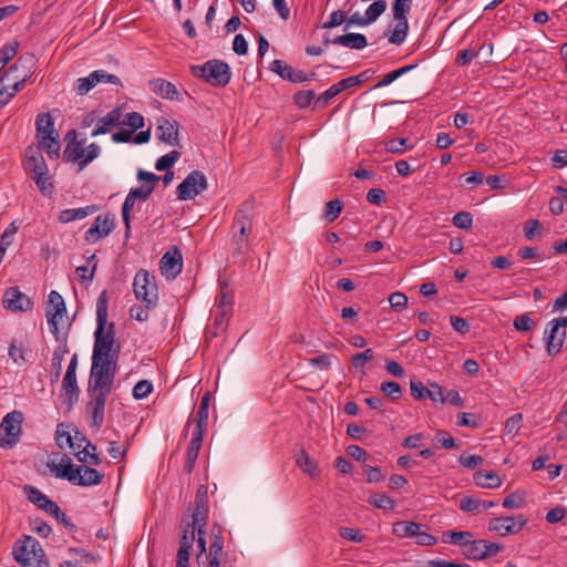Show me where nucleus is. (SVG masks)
<instances>
[{
	"mask_svg": "<svg viewBox=\"0 0 567 567\" xmlns=\"http://www.w3.org/2000/svg\"><path fill=\"white\" fill-rule=\"evenodd\" d=\"M208 518V491L205 485H199L195 496V509L192 514V522L183 528L179 540V548L176 555V567H189L190 549L194 543L197 545L196 560L198 567H220V559L224 553V537L221 527H212V543L207 551L206 530Z\"/></svg>",
	"mask_w": 567,
	"mask_h": 567,
	"instance_id": "1",
	"label": "nucleus"
},
{
	"mask_svg": "<svg viewBox=\"0 0 567 567\" xmlns=\"http://www.w3.org/2000/svg\"><path fill=\"white\" fill-rule=\"evenodd\" d=\"M107 292H100L96 300V330L92 354L91 374L114 377L121 347L115 343L114 323L107 324Z\"/></svg>",
	"mask_w": 567,
	"mask_h": 567,
	"instance_id": "2",
	"label": "nucleus"
},
{
	"mask_svg": "<svg viewBox=\"0 0 567 567\" xmlns=\"http://www.w3.org/2000/svg\"><path fill=\"white\" fill-rule=\"evenodd\" d=\"M114 377L90 374L87 393L91 400L86 404V413L92 417V426L100 429L104 422L105 404L112 391Z\"/></svg>",
	"mask_w": 567,
	"mask_h": 567,
	"instance_id": "3",
	"label": "nucleus"
},
{
	"mask_svg": "<svg viewBox=\"0 0 567 567\" xmlns=\"http://www.w3.org/2000/svg\"><path fill=\"white\" fill-rule=\"evenodd\" d=\"M50 471L60 478L68 480L73 485L93 486L97 485L104 478V473L86 465L75 466L66 455L61 460V464L48 463Z\"/></svg>",
	"mask_w": 567,
	"mask_h": 567,
	"instance_id": "4",
	"label": "nucleus"
},
{
	"mask_svg": "<svg viewBox=\"0 0 567 567\" xmlns=\"http://www.w3.org/2000/svg\"><path fill=\"white\" fill-rule=\"evenodd\" d=\"M65 142L63 157L66 162L78 164L79 171L85 168L101 153V147L96 143L85 145V138L78 140V134L74 130L65 134Z\"/></svg>",
	"mask_w": 567,
	"mask_h": 567,
	"instance_id": "5",
	"label": "nucleus"
},
{
	"mask_svg": "<svg viewBox=\"0 0 567 567\" xmlns=\"http://www.w3.org/2000/svg\"><path fill=\"white\" fill-rule=\"evenodd\" d=\"M23 168L44 196L51 195L53 185L50 182L48 165L39 147L29 146L25 150Z\"/></svg>",
	"mask_w": 567,
	"mask_h": 567,
	"instance_id": "6",
	"label": "nucleus"
},
{
	"mask_svg": "<svg viewBox=\"0 0 567 567\" xmlns=\"http://www.w3.org/2000/svg\"><path fill=\"white\" fill-rule=\"evenodd\" d=\"M12 555L22 567H49L42 546L32 536H24L23 539L17 540Z\"/></svg>",
	"mask_w": 567,
	"mask_h": 567,
	"instance_id": "7",
	"label": "nucleus"
},
{
	"mask_svg": "<svg viewBox=\"0 0 567 567\" xmlns=\"http://www.w3.org/2000/svg\"><path fill=\"white\" fill-rule=\"evenodd\" d=\"M192 73L194 76L218 87L226 86L231 76L229 65L220 60H210L203 65L192 66Z\"/></svg>",
	"mask_w": 567,
	"mask_h": 567,
	"instance_id": "8",
	"label": "nucleus"
},
{
	"mask_svg": "<svg viewBox=\"0 0 567 567\" xmlns=\"http://www.w3.org/2000/svg\"><path fill=\"white\" fill-rule=\"evenodd\" d=\"M135 298L142 301L147 308H155L158 301L157 285L154 276L147 270L141 269L136 272L133 282Z\"/></svg>",
	"mask_w": 567,
	"mask_h": 567,
	"instance_id": "9",
	"label": "nucleus"
},
{
	"mask_svg": "<svg viewBox=\"0 0 567 567\" xmlns=\"http://www.w3.org/2000/svg\"><path fill=\"white\" fill-rule=\"evenodd\" d=\"M24 415L14 410L7 413L0 423V447L12 449L20 440Z\"/></svg>",
	"mask_w": 567,
	"mask_h": 567,
	"instance_id": "10",
	"label": "nucleus"
},
{
	"mask_svg": "<svg viewBox=\"0 0 567 567\" xmlns=\"http://www.w3.org/2000/svg\"><path fill=\"white\" fill-rule=\"evenodd\" d=\"M412 0H394L392 3L393 19L396 24L389 35L388 40L391 44L401 45L409 32L408 13L411 9Z\"/></svg>",
	"mask_w": 567,
	"mask_h": 567,
	"instance_id": "11",
	"label": "nucleus"
},
{
	"mask_svg": "<svg viewBox=\"0 0 567 567\" xmlns=\"http://www.w3.org/2000/svg\"><path fill=\"white\" fill-rule=\"evenodd\" d=\"M208 187V182L202 171L190 172L177 186L176 194L179 200H189L202 194Z\"/></svg>",
	"mask_w": 567,
	"mask_h": 567,
	"instance_id": "12",
	"label": "nucleus"
},
{
	"mask_svg": "<svg viewBox=\"0 0 567 567\" xmlns=\"http://www.w3.org/2000/svg\"><path fill=\"white\" fill-rule=\"evenodd\" d=\"M66 313V307L62 296L52 290L48 296V305L45 309V317L50 331L56 339H59V323L62 321Z\"/></svg>",
	"mask_w": 567,
	"mask_h": 567,
	"instance_id": "13",
	"label": "nucleus"
},
{
	"mask_svg": "<svg viewBox=\"0 0 567 567\" xmlns=\"http://www.w3.org/2000/svg\"><path fill=\"white\" fill-rule=\"evenodd\" d=\"M526 523L523 515L495 517L488 522V530L504 537L519 533Z\"/></svg>",
	"mask_w": 567,
	"mask_h": 567,
	"instance_id": "14",
	"label": "nucleus"
},
{
	"mask_svg": "<svg viewBox=\"0 0 567 567\" xmlns=\"http://www.w3.org/2000/svg\"><path fill=\"white\" fill-rule=\"evenodd\" d=\"M252 204L248 200L244 202L235 214L230 231L250 237L252 231Z\"/></svg>",
	"mask_w": 567,
	"mask_h": 567,
	"instance_id": "15",
	"label": "nucleus"
},
{
	"mask_svg": "<svg viewBox=\"0 0 567 567\" xmlns=\"http://www.w3.org/2000/svg\"><path fill=\"white\" fill-rule=\"evenodd\" d=\"M2 305L6 309L17 312H27L33 308V301L18 287H9L6 289L2 298Z\"/></svg>",
	"mask_w": 567,
	"mask_h": 567,
	"instance_id": "16",
	"label": "nucleus"
},
{
	"mask_svg": "<svg viewBox=\"0 0 567 567\" xmlns=\"http://www.w3.org/2000/svg\"><path fill=\"white\" fill-rule=\"evenodd\" d=\"M159 264L162 275L167 279H175L183 269L181 250L176 246L172 247L164 254Z\"/></svg>",
	"mask_w": 567,
	"mask_h": 567,
	"instance_id": "17",
	"label": "nucleus"
},
{
	"mask_svg": "<svg viewBox=\"0 0 567 567\" xmlns=\"http://www.w3.org/2000/svg\"><path fill=\"white\" fill-rule=\"evenodd\" d=\"M115 228L114 218L107 215H99L91 227L85 231L84 238L87 243L94 244L110 235Z\"/></svg>",
	"mask_w": 567,
	"mask_h": 567,
	"instance_id": "18",
	"label": "nucleus"
},
{
	"mask_svg": "<svg viewBox=\"0 0 567 567\" xmlns=\"http://www.w3.org/2000/svg\"><path fill=\"white\" fill-rule=\"evenodd\" d=\"M566 339V329L560 328V323L548 322L545 330L546 350L551 357L558 354Z\"/></svg>",
	"mask_w": 567,
	"mask_h": 567,
	"instance_id": "19",
	"label": "nucleus"
},
{
	"mask_svg": "<svg viewBox=\"0 0 567 567\" xmlns=\"http://www.w3.org/2000/svg\"><path fill=\"white\" fill-rule=\"evenodd\" d=\"M24 493L27 498L33 503L38 508L44 511L47 514L51 515L56 514L59 511V506L55 502L51 501L45 494H43L39 488L32 485L24 486Z\"/></svg>",
	"mask_w": 567,
	"mask_h": 567,
	"instance_id": "20",
	"label": "nucleus"
},
{
	"mask_svg": "<svg viewBox=\"0 0 567 567\" xmlns=\"http://www.w3.org/2000/svg\"><path fill=\"white\" fill-rule=\"evenodd\" d=\"M158 138L168 145H178V122L166 117L157 120Z\"/></svg>",
	"mask_w": 567,
	"mask_h": 567,
	"instance_id": "21",
	"label": "nucleus"
},
{
	"mask_svg": "<svg viewBox=\"0 0 567 567\" xmlns=\"http://www.w3.org/2000/svg\"><path fill=\"white\" fill-rule=\"evenodd\" d=\"M204 433L205 432L203 431L193 430L192 439L186 451V461L184 464V472L186 474H190L194 471L195 463L202 447Z\"/></svg>",
	"mask_w": 567,
	"mask_h": 567,
	"instance_id": "22",
	"label": "nucleus"
},
{
	"mask_svg": "<svg viewBox=\"0 0 567 567\" xmlns=\"http://www.w3.org/2000/svg\"><path fill=\"white\" fill-rule=\"evenodd\" d=\"M122 110L118 107L110 111L105 116L101 117L96 122V127L92 131L91 136L95 137L111 132L113 127L117 126L122 122Z\"/></svg>",
	"mask_w": 567,
	"mask_h": 567,
	"instance_id": "23",
	"label": "nucleus"
},
{
	"mask_svg": "<svg viewBox=\"0 0 567 567\" xmlns=\"http://www.w3.org/2000/svg\"><path fill=\"white\" fill-rule=\"evenodd\" d=\"M150 90L166 100H179V93L176 86L164 79H153L148 81Z\"/></svg>",
	"mask_w": 567,
	"mask_h": 567,
	"instance_id": "24",
	"label": "nucleus"
},
{
	"mask_svg": "<svg viewBox=\"0 0 567 567\" xmlns=\"http://www.w3.org/2000/svg\"><path fill=\"white\" fill-rule=\"evenodd\" d=\"M80 389L76 382V375L64 374L61 386V396L68 399L69 409L79 400Z\"/></svg>",
	"mask_w": 567,
	"mask_h": 567,
	"instance_id": "25",
	"label": "nucleus"
},
{
	"mask_svg": "<svg viewBox=\"0 0 567 567\" xmlns=\"http://www.w3.org/2000/svg\"><path fill=\"white\" fill-rule=\"evenodd\" d=\"M332 44L342 45L346 48L361 50L368 45V41L364 34L361 33H347L338 35L331 40Z\"/></svg>",
	"mask_w": 567,
	"mask_h": 567,
	"instance_id": "26",
	"label": "nucleus"
},
{
	"mask_svg": "<svg viewBox=\"0 0 567 567\" xmlns=\"http://www.w3.org/2000/svg\"><path fill=\"white\" fill-rule=\"evenodd\" d=\"M96 210H97L96 205L63 209L60 212L58 219L60 223L68 224L73 220L83 219L86 216L95 213Z\"/></svg>",
	"mask_w": 567,
	"mask_h": 567,
	"instance_id": "27",
	"label": "nucleus"
},
{
	"mask_svg": "<svg viewBox=\"0 0 567 567\" xmlns=\"http://www.w3.org/2000/svg\"><path fill=\"white\" fill-rule=\"evenodd\" d=\"M20 69L28 70L23 58H19L9 70L0 78V97L3 96L6 91H9V85L17 81L20 76H16V73Z\"/></svg>",
	"mask_w": 567,
	"mask_h": 567,
	"instance_id": "28",
	"label": "nucleus"
},
{
	"mask_svg": "<svg viewBox=\"0 0 567 567\" xmlns=\"http://www.w3.org/2000/svg\"><path fill=\"white\" fill-rule=\"evenodd\" d=\"M296 463L298 467L311 478L319 477L320 471L318 468L317 463L309 456V454L301 449L300 452L296 455Z\"/></svg>",
	"mask_w": 567,
	"mask_h": 567,
	"instance_id": "29",
	"label": "nucleus"
},
{
	"mask_svg": "<svg viewBox=\"0 0 567 567\" xmlns=\"http://www.w3.org/2000/svg\"><path fill=\"white\" fill-rule=\"evenodd\" d=\"M209 401H210V394L209 392H206L199 403L198 410L196 412L195 416V427L194 430L197 431H207V424H208V412H209Z\"/></svg>",
	"mask_w": 567,
	"mask_h": 567,
	"instance_id": "30",
	"label": "nucleus"
},
{
	"mask_svg": "<svg viewBox=\"0 0 567 567\" xmlns=\"http://www.w3.org/2000/svg\"><path fill=\"white\" fill-rule=\"evenodd\" d=\"M35 130L38 140L43 135H51L56 133L54 122L50 113H40L35 118Z\"/></svg>",
	"mask_w": 567,
	"mask_h": 567,
	"instance_id": "31",
	"label": "nucleus"
},
{
	"mask_svg": "<svg viewBox=\"0 0 567 567\" xmlns=\"http://www.w3.org/2000/svg\"><path fill=\"white\" fill-rule=\"evenodd\" d=\"M474 482L477 486L484 488H496L502 484L499 476L495 472L478 471L474 474Z\"/></svg>",
	"mask_w": 567,
	"mask_h": 567,
	"instance_id": "32",
	"label": "nucleus"
},
{
	"mask_svg": "<svg viewBox=\"0 0 567 567\" xmlns=\"http://www.w3.org/2000/svg\"><path fill=\"white\" fill-rule=\"evenodd\" d=\"M39 146L43 148L50 157H58L60 152L59 134L43 135L39 138Z\"/></svg>",
	"mask_w": 567,
	"mask_h": 567,
	"instance_id": "33",
	"label": "nucleus"
},
{
	"mask_svg": "<svg viewBox=\"0 0 567 567\" xmlns=\"http://www.w3.org/2000/svg\"><path fill=\"white\" fill-rule=\"evenodd\" d=\"M422 528L420 523L415 522H398L393 525V534L401 538L415 537L419 529Z\"/></svg>",
	"mask_w": 567,
	"mask_h": 567,
	"instance_id": "34",
	"label": "nucleus"
},
{
	"mask_svg": "<svg viewBox=\"0 0 567 567\" xmlns=\"http://www.w3.org/2000/svg\"><path fill=\"white\" fill-rule=\"evenodd\" d=\"M29 70H23L21 78L9 85V91H6L3 96L0 97V109L4 107L10 102V100L23 87L29 76Z\"/></svg>",
	"mask_w": 567,
	"mask_h": 567,
	"instance_id": "35",
	"label": "nucleus"
},
{
	"mask_svg": "<svg viewBox=\"0 0 567 567\" xmlns=\"http://www.w3.org/2000/svg\"><path fill=\"white\" fill-rule=\"evenodd\" d=\"M463 555L470 560H483V539L466 540L463 544Z\"/></svg>",
	"mask_w": 567,
	"mask_h": 567,
	"instance_id": "36",
	"label": "nucleus"
},
{
	"mask_svg": "<svg viewBox=\"0 0 567 567\" xmlns=\"http://www.w3.org/2000/svg\"><path fill=\"white\" fill-rule=\"evenodd\" d=\"M96 446L93 445L90 442H86V445L80 450L79 452H75L76 458L81 463L92 464V465H100L101 460L95 453Z\"/></svg>",
	"mask_w": 567,
	"mask_h": 567,
	"instance_id": "37",
	"label": "nucleus"
},
{
	"mask_svg": "<svg viewBox=\"0 0 567 567\" xmlns=\"http://www.w3.org/2000/svg\"><path fill=\"white\" fill-rule=\"evenodd\" d=\"M69 352L66 341L59 346L52 353L51 368L54 371V381H58L62 370V361L65 353Z\"/></svg>",
	"mask_w": 567,
	"mask_h": 567,
	"instance_id": "38",
	"label": "nucleus"
},
{
	"mask_svg": "<svg viewBox=\"0 0 567 567\" xmlns=\"http://www.w3.org/2000/svg\"><path fill=\"white\" fill-rule=\"evenodd\" d=\"M230 246L234 256H245L249 248V237L231 233Z\"/></svg>",
	"mask_w": 567,
	"mask_h": 567,
	"instance_id": "39",
	"label": "nucleus"
},
{
	"mask_svg": "<svg viewBox=\"0 0 567 567\" xmlns=\"http://www.w3.org/2000/svg\"><path fill=\"white\" fill-rule=\"evenodd\" d=\"M416 65L415 64H410V65H404L402 68H399L392 72H389L386 73L374 86L373 89H380V87H383V86H386L389 84H391L392 82H394L395 80H398L400 76L409 73L410 71H412Z\"/></svg>",
	"mask_w": 567,
	"mask_h": 567,
	"instance_id": "40",
	"label": "nucleus"
},
{
	"mask_svg": "<svg viewBox=\"0 0 567 567\" xmlns=\"http://www.w3.org/2000/svg\"><path fill=\"white\" fill-rule=\"evenodd\" d=\"M99 84L97 73L94 71L85 78H80L75 82L76 92L81 95L90 92L94 86Z\"/></svg>",
	"mask_w": 567,
	"mask_h": 567,
	"instance_id": "41",
	"label": "nucleus"
},
{
	"mask_svg": "<svg viewBox=\"0 0 567 567\" xmlns=\"http://www.w3.org/2000/svg\"><path fill=\"white\" fill-rule=\"evenodd\" d=\"M386 10V2L384 0H375L373 3H371L365 12V20L369 22V24L375 22Z\"/></svg>",
	"mask_w": 567,
	"mask_h": 567,
	"instance_id": "42",
	"label": "nucleus"
},
{
	"mask_svg": "<svg viewBox=\"0 0 567 567\" xmlns=\"http://www.w3.org/2000/svg\"><path fill=\"white\" fill-rule=\"evenodd\" d=\"M93 266L90 268L89 266H79L75 269V272L81 281H91L94 277L97 262L95 261V255H91L87 258V264H92Z\"/></svg>",
	"mask_w": 567,
	"mask_h": 567,
	"instance_id": "43",
	"label": "nucleus"
},
{
	"mask_svg": "<svg viewBox=\"0 0 567 567\" xmlns=\"http://www.w3.org/2000/svg\"><path fill=\"white\" fill-rule=\"evenodd\" d=\"M135 202L128 194L126 195L125 199H124V203L122 205V210H121V215H122V219H123V223H124V226H125V236L128 237L130 236V231H131V210L134 208V205H135Z\"/></svg>",
	"mask_w": 567,
	"mask_h": 567,
	"instance_id": "44",
	"label": "nucleus"
},
{
	"mask_svg": "<svg viewBox=\"0 0 567 567\" xmlns=\"http://www.w3.org/2000/svg\"><path fill=\"white\" fill-rule=\"evenodd\" d=\"M342 208H343V205L340 199L336 198V199L329 200L326 204L323 218L328 221H334L341 214Z\"/></svg>",
	"mask_w": 567,
	"mask_h": 567,
	"instance_id": "45",
	"label": "nucleus"
},
{
	"mask_svg": "<svg viewBox=\"0 0 567 567\" xmlns=\"http://www.w3.org/2000/svg\"><path fill=\"white\" fill-rule=\"evenodd\" d=\"M369 503L381 509H392L395 505L394 501L384 493L372 494Z\"/></svg>",
	"mask_w": 567,
	"mask_h": 567,
	"instance_id": "46",
	"label": "nucleus"
},
{
	"mask_svg": "<svg viewBox=\"0 0 567 567\" xmlns=\"http://www.w3.org/2000/svg\"><path fill=\"white\" fill-rule=\"evenodd\" d=\"M216 309L225 311L233 310V295L228 291L227 286L221 287L216 298Z\"/></svg>",
	"mask_w": 567,
	"mask_h": 567,
	"instance_id": "47",
	"label": "nucleus"
},
{
	"mask_svg": "<svg viewBox=\"0 0 567 567\" xmlns=\"http://www.w3.org/2000/svg\"><path fill=\"white\" fill-rule=\"evenodd\" d=\"M179 158V152L172 151L168 154L161 156L156 163L155 168L159 172L169 171V168L177 162Z\"/></svg>",
	"mask_w": 567,
	"mask_h": 567,
	"instance_id": "48",
	"label": "nucleus"
},
{
	"mask_svg": "<svg viewBox=\"0 0 567 567\" xmlns=\"http://www.w3.org/2000/svg\"><path fill=\"white\" fill-rule=\"evenodd\" d=\"M381 392L391 400H398L402 395V388L398 382L384 381L380 385Z\"/></svg>",
	"mask_w": 567,
	"mask_h": 567,
	"instance_id": "49",
	"label": "nucleus"
},
{
	"mask_svg": "<svg viewBox=\"0 0 567 567\" xmlns=\"http://www.w3.org/2000/svg\"><path fill=\"white\" fill-rule=\"evenodd\" d=\"M374 353L372 349H365L363 352L355 353L351 357V364L357 370H363L367 362L373 360Z\"/></svg>",
	"mask_w": 567,
	"mask_h": 567,
	"instance_id": "50",
	"label": "nucleus"
},
{
	"mask_svg": "<svg viewBox=\"0 0 567 567\" xmlns=\"http://www.w3.org/2000/svg\"><path fill=\"white\" fill-rule=\"evenodd\" d=\"M452 221L455 227L468 230L473 226V216L468 212H458L453 216Z\"/></svg>",
	"mask_w": 567,
	"mask_h": 567,
	"instance_id": "51",
	"label": "nucleus"
},
{
	"mask_svg": "<svg viewBox=\"0 0 567 567\" xmlns=\"http://www.w3.org/2000/svg\"><path fill=\"white\" fill-rule=\"evenodd\" d=\"M153 391V384L148 380L138 381L132 391L134 399L141 400L147 398Z\"/></svg>",
	"mask_w": 567,
	"mask_h": 567,
	"instance_id": "52",
	"label": "nucleus"
},
{
	"mask_svg": "<svg viewBox=\"0 0 567 567\" xmlns=\"http://www.w3.org/2000/svg\"><path fill=\"white\" fill-rule=\"evenodd\" d=\"M55 442L56 445L62 450L69 447L72 451H75V442L73 441V437L69 432L61 431L60 427H58L55 432Z\"/></svg>",
	"mask_w": 567,
	"mask_h": 567,
	"instance_id": "53",
	"label": "nucleus"
},
{
	"mask_svg": "<svg viewBox=\"0 0 567 567\" xmlns=\"http://www.w3.org/2000/svg\"><path fill=\"white\" fill-rule=\"evenodd\" d=\"M154 188H155L154 185H142L140 187L132 188L128 192V195L134 200L145 202L152 195V193L154 192Z\"/></svg>",
	"mask_w": 567,
	"mask_h": 567,
	"instance_id": "54",
	"label": "nucleus"
},
{
	"mask_svg": "<svg viewBox=\"0 0 567 567\" xmlns=\"http://www.w3.org/2000/svg\"><path fill=\"white\" fill-rule=\"evenodd\" d=\"M410 390L411 394L416 400H425L427 392V388L416 378H412L410 380Z\"/></svg>",
	"mask_w": 567,
	"mask_h": 567,
	"instance_id": "55",
	"label": "nucleus"
},
{
	"mask_svg": "<svg viewBox=\"0 0 567 567\" xmlns=\"http://www.w3.org/2000/svg\"><path fill=\"white\" fill-rule=\"evenodd\" d=\"M270 70L277 73L281 79L289 81L293 69L281 60H274L270 64Z\"/></svg>",
	"mask_w": 567,
	"mask_h": 567,
	"instance_id": "56",
	"label": "nucleus"
},
{
	"mask_svg": "<svg viewBox=\"0 0 567 567\" xmlns=\"http://www.w3.org/2000/svg\"><path fill=\"white\" fill-rule=\"evenodd\" d=\"M457 425L477 429L481 425V419L476 414L463 412L458 415Z\"/></svg>",
	"mask_w": 567,
	"mask_h": 567,
	"instance_id": "57",
	"label": "nucleus"
},
{
	"mask_svg": "<svg viewBox=\"0 0 567 567\" xmlns=\"http://www.w3.org/2000/svg\"><path fill=\"white\" fill-rule=\"evenodd\" d=\"M122 122L132 128V133L144 126V117L137 112L127 113Z\"/></svg>",
	"mask_w": 567,
	"mask_h": 567,
	"instance_id": "58",
	"label": "nucleus"
},
{
	"mask_svg": "<svg viewBox=\"0 0 567 567\" xmlns=\"http://www.w3.org/2000/svg\"><path fill=\"white\" fill-rule=\"evenodd\" d=\"M347 20V13L342 10H336L330 13L328 20L323 23L324 29H332L341 25Z\"/></svg>",
	"mask_w": 567,
	"mask_h": 567,
	"instance_id": "59",
	"label": "nucleus"
},
{
	"mask_svg": "<svg viewBox=\"0 0 567 567\" xmlns=\"http://www.w3.org/2000/svg\"><path fill=\"white\" fill-rule=\"evenodd\" d=\"M315 96L312 90L299 91L293 95V101L300 109H305L310 105Z\"/></svg>",
	"mask_w": 567,
	"mask_h": 567,
	"instance_id": "60",
	"label": "nucleus"
},
{
	"mask_svg": "<svg viewBox=\"0 0 567 567\" xmlns=\"http://www.w3.org/2000/svg\"><path fill=\"white\" fill-rule=\"evenodd\" d=\"M460 509L463 512H478L481 511V499L475 497L465 496L460 501Z\"/></svg>",
	"mask_w": 567,
	"mask_h": 567,
	"instance_id": "61",
	"label": "nucleus"
},
{
	"mask_svg": "<svg viewBox=\"0 0 567 567\" xmlns=\"http://www.w3.org/2000/svg\"><path fill=\"white\" fill-rule=\"evenodd\" d=\"M364 475L369 483H378L384 480L385 473L379 466L367 465L364 467Z\"/></svg>",
	"mask_w": 567,
	"mask_h": 567,
	"instance_id": "62",
	"label": "nucleus"
},
{
	"mask_svg": "<svg viewBox=\"0 0 567 567\" xmlns=\"http://www.w3.org/2000/svg\"><path fill=\"white\" fill-rule=\"evenodd\" d=\"M513 324L517 331L525 332V331L532 330V328L534 326V321L527 313H524V315L517 316L514 319Z\"/></svg>",
	"mask_w": 567,
	"mask_h": 567,
	"instance_id": "63",
	"label": "nucleus"
},
{
	"mask_svg": "<svg viewBox=\"0 0 567 567\" xmlns=\"http://www.w3.org/2000/svg\"><path fill=\"white\" fill-rule=\"evenodd\" d=\"M424 567H472L468 564L455 563L446 559H431L425 563Z\"/></svg>",
	"mask_w": 567,
	"mask_h": 567,
	"instance_id": "64",
	"label": "nucleus"
}]
</instances>
